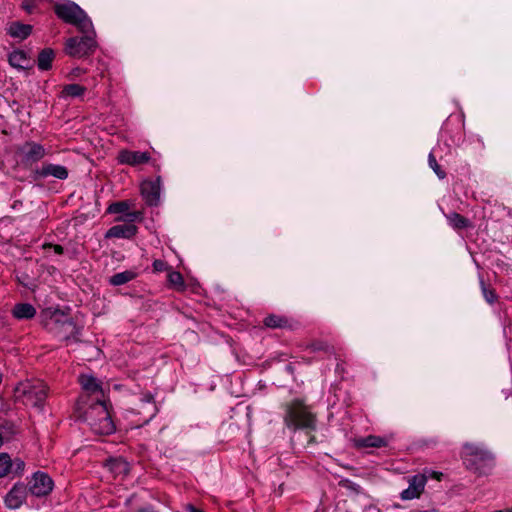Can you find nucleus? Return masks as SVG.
I'll return each mask as SVG.
<instances>
[{"label": "nucleus", "instance_id": "f257e3e1", "mask_svg": "<svg viewBox=\"0 0 512 512\" xmlns=\"http://www.w3.org/2000/svg\"><path fill=\"white\" fill-rule=\"evenodd\" d=\"M42 325L49 333L61 337L67 344L71 341H81L79 338L81 328L71 316L60 310L45 312Z\"/></svg>", "mask_w": 512, "mask_h": 512}, {"label": "nucleus", "instance_id": "f03ea898", "mask_svg": "<svg viewBox=\"0 0 512 512\" xmlns=\"http://www.w3.org/2000/svg\"><path fill=\"white\" fill-rule=\"evenodd\" d=\"M47 392L48 386L43 381L25 380L18 383L14 388L13 397L15 402L42 410Z\"/></svg>", "mask_w": 512, "mask_h": 512}, {"label": "nucleus", "instance_id": "7ed1b4c3", "mask_svg": "<svg viewBox=\"0 0 512 512\" xmlns=\"http://www.w3.org/2000/svg\"><path fill=\"white\" fill-rule=\"evenodd\" d=\"M79 418L88 422L91 429L99 435H109L115 431L106 403L99 398L79 415Z\"/></svg>", "mask_w": 512, "mask_h": 512}, {"label": "nucleus", "instance_id": "20e7f679", "mask_svg": "<svg viewBox=\"0 0 512 512\" xmlns=\"http://www.w3.org/2000/svg\"><path fill=\"white\" fill-rule=\"evenodd\" d=\"M461 457L467 469L479 474L485 473L494 460L489 450L473 443L463 445Z\"/></svg>", "mask_w": 512, "mask_h": 512}, {"label": "nucleus", "instance_id": "39448f33", "mask_svg": "<svg viewBox=\"0 0 512 512\" xmlns=\"http://www.w3.org/2000/svg\"><path fill=\"white\" fill-rule=\"evenodd\" d=\"M284 421L289 428L315 429L316 417L301 400H293L286 406Z\"/></svg>", "mask_w": 512, "mask_h": 512}, {"label": "nucleus", "instance_id": "423d86ee", "mask_svg": "<svg viewBox=\"0 0 512 512\" xmlns=\"http://www.w3.org/2000/svg\"><path fill=\"white\" fill-rule=\"evenodd\" d=\"M54 12L58 18L65 23L76 26L80 32L92 30L91 20L75 2L58 3L54 7Z\"/></svg>", "mask_w": 512, "mask_h": 512}, {"label": "nucleus", "instance_id": "0eeeda50", "mask_svg": "<svg viewBox=\"0 0 512 512\" xmlns=\"http://www.w3.org/2000/svg\"><path fill=\"white\" fill-rule=\"evenodd\" d=\"M81 33L82 37H71L65 42L64 51L70 57L83 58L92 54L97 48L93 27L91 31Z\"/></svg>", "mask_w": 512, "mask_h": 512}, {"label": "nucleus", "instance_id": "6e6552de", "mask_svg": "<svg viewBox=\"0 0 512 512\" xmlns=\"http://www.w3.org/2000/svg\"><path fill=\"white\" fill-rule=\"evenodd\" d=\"M53 489V480L51 477L43 472H36L33 475L32 480L30 481L29 490L30 492L37 496H46Z\"/></svg>", "mask_w": 512, "mask_h": 512}, {"label": "nucleus", "instance_id": "1a4fd4ad", "mask_svg": "<svg viewBox=\"0 0 512 512\" xmlns=\"http://www.w3.org/2000/svg\"><path fill=\"white\" fill-rule=\"evenodd\" d=\"M426 482L427 477L424 474H417L412 476L409 479L408 488L402 491L401 498L403 500L419 498L424 490Z\"/></svg>", "mask_w": 512, "mask_h": 512}, {"label": "nucleus", "instance_id": "9d476101", "mask_svg": "<svg viewBox=\"0 0 512 512\" xmlns=\"http://www.w3.org/2000/svg\"><path fill=\"white\" fill-rule=\"evenodd\" d=\"M22 161L25 164H33L41 160L45 155V148L36 142H26L21 147Z\"/></svg>", "mask_w": 512, "mask_h": 512}, {"label": "nucleus", "instance_id": "9b49d317", "mask_svg": "<svg viewBox=\"0 0 512 512\" xmlns=\"http://www.w3.org/2000/svg\"><path fill=\"white\" fill-rule=\"evenodd\" d=\"M141 194L149 206H157L160 199V178L142 182Z\"/></svg>", "mask_w": 512, "mask_h": 512}, {"label": "nucleus", "instance_id": "f8f14e48", "mask_svg": "<svg viewBox=\"0 0 512 512\" xmlns=\"http://www.w3.org/2000/svg\"><path fill=\"white\" fill-rule=\"evenodd\" d=\"M117 159L121 164L137 166L149 162L151 155L149 152L121 150Z\"/></svg>", "mask_w": 512, "mask_h": 512}, {"label": "nucleus", "instance_id": "ddd939ff", "mask_svg": "<svg viewBox=\"0 0 512 512\" xmlns=\"http://www.w3.org/2000/svg\"><path fill=\"white\" fill-rule=\"evenodd\" d=\"M34 175L35 179L53 176L57 179L64 180L68 177V170L62 165L44 163L40 169L35 170Z\"/></svg>", "mask_w": 512, "mask_h": 512}, {"label": "nucleus", "instance_id": "4468645a", "mask_svg": "<svg viewBox=\"0 0 512 512\" xmlns=\"http://www.w3.org/2000/svg\"><path fill=\"white\" fill-rule=\"evenodd\" d=\"M137 233V227L134 224H121L111 227L107 232L106 238H126L130 239Z\"/></svg>", "mask_w": 512, "mask_h": 512}, {"label": "nucleus", "instance_id": "2eb2a0df", "mask_svg": "<svg viewBox=\"0 0 512 512\" xmlns=\"http://www.w3.org/2000/svg\"><path fill=\"white\" fill-rule=\"evenodd\" d=\"M388 445V440L385 437L376 435H368L354 439V446L358 449L362 448H381Z\"/></svg>", "mask_w": 512, "mask_h": 512}, {"label": "nucleus", "instance_id": "dca6fc26", "mask_svg": "<svg viewBox=\"0 0 512 512\" xmlns=\"http://www.w3.org/2000/svg\"><path fill=\"white\" fill-rule=\"evenodd\" d=\"M25 487L22 485H15L5 497L7 507L11 509L19 508L25 500Z\"/></svg>", "mask_w": 512, "mask_h": 512}, {"label": "nucleus", "instance_id": "f3484780", "mask_svg": "<svg viewBox=\"0 0 512 512\" xmlns=\"http://www.w3.org/2000/svg\"><path fill=\"white\" fill-rule=\"evenodd\" d=\"M11 313L17 320H28L36 315V309L30 303H17L12 308Z\"/></svg>", "mask_w": 512, "mask_h": 512}, {"label": "nucleus", "instance_id": "a211bd4d", "mask_svg": "<svg viewBox=\"0 0 512 512\" xmlns=\"http://www.w3.org/2000/svg\"><path fill=\"white\" fill-rule=\"evenodd\" d=\"M79 383L81 384L83 390L88 392L89 394L99 393L103 396V389L101 387V383L92 375H80Z\"/></svg>", "mask_w": 512, "mask_h": 512}, {"label": "nucleus", "instance_id": "6ab92c4d", "mask_svg": "<svg viewBox=\"0 0 512 512\" xmlns=\"http://www.w3.org/2000/svg\"><path fill=\"white\" fill-rule=\"evenodd\" d=\"M32 32V26L29 24H23L18 21L12 22L7 27V34L13 38L26 39Z\"/></svg>", "mask_w": 512, "mask_h": 512}, {"label": "nucleus", "instance_id": "aec40b11", "mask_svg": "<svg viewBox=\"0 0 512 512\" xmlns=\"http://www.w3.org/2000/svg\"><path fill=\"white\" fill-rule=\"evenodd\" d=\"M9 64L17 69H27L30 67V59L23 50H14L8 56Z\"/></svg>", "mask_w": 512, "mask_h": 512}, {"label": "nucleus", "instance_id": "412c9836", "mask_svg": "<svg viewBox=\"0 0 512 512\" xmlns=\"http://www.w3.org/2000/svg\"><path fill=\"white\" fill-rule=\"evenodd\" d=\"M263 323L266 327L276 329V328H288L293 329L292 323L285 316L270 314L264 318Z\"/></svg>", "mask_w": 512, "mask_h": 512}, {"label": "nucleus", "instance_id": "4be33fe9", "mask_svg": "<svg viewBox=\"0 0 512 512\" xmlns=\"http://www.w3.org/2000/svg\"><path fill=\"white\" fill-rule=\"evenodd\" d=\"M55 58L54 50L51 48L42 49L37 58V66L42 71H47L52 68V62Z\"/></svg>", "mask_w": 512, "mask_h": 512}, {"label": "nucleus", "instance_id": "5701e85b", "mask_svg": "<svg viewBox=\"0 0 512 512\" xmlns=\"http://www.w3.org/2000/svg\"><path fill=\"white\" fill-rule=\"evenodd\" d=\"M137 274L131 270L116 273L109 278V283L113 286H120L135 279Z\"/></svg>", "mask_w": 512, "mask_h": 512}, {"label": "nucleus", "instance_id": "b1692460", "mask_svg": "<svg viewBox=\"0 0 512 512\" xmlns=\"http://www.w3.org/2000/svg\"><path fill=\"white\" fill-rule=\"evenodd\" d=\"M109 470L115 475H127L129 472V464L121 458L111 459L107 463Z\"/></svg>", "mask_w": 512, "mask_h": 512}, {"label": "nucleus", "instance_id": "393cba45", "mask_svg": "<svg viewBox=\"0 0 512 512\" xmlns=\"http://www.w3.org/2000/svg\"><path fill=\"white\" fill-rule=\"evenodd\" d=\"M169 286L177 291H183L185 289V284L183 280V276L180 272L171 271L167 276Z\"/></svg>", "mask_w": 512, "mask_h": 512}, {"label": "nucleus", "instance_id": "a878e982", "mask_svg": "<svg viewBox=\"0 0 512 512\" xmlns=\"http://www.w3.org/2000/svg\"><path fill=\"white\" fill-rule=\"evenodd\" d=\"M450 224L456 229H464L470 226V221L459 213H451L448 216Z\"/></svg>", "mask_w": 512, "mask_h": 512}, {"label": "nucleus", "instance_id": "bb28decb", "mask_svg": "<svg viewBox=\"0 0 512 512\" xmlns=\"http://www.w3.org/2000/svg\"><path fill=\"white\" fill-rule=\"evenodd\" d=\"M86 91V87L79 84H68L63 87L62 95L68 97L82 96Z\"/></svg>", "mask_w": 512, "mask_h": 512}, {"label": "nucleus", "instance_id": "cd10ccee", "mask_svg": "<svg viewBox=\"0 0 512 512\" xmlns=\"http://www.w3.org/2000/svg\"><path fill=\"white\" fill-rule=\"evenodd\" d=\"M13 469V463L7 453L0 454V478L7 476Z\"/></svg>", "mask_w": 512, "mask_h": 512}, {"label": "nucleus", "instance_id": "c85d7f7f", "mask_svg": "<svg viewBox=\"0 0 512 512\" xmlns=\"http://www.w3.org/2000/svg\"><path fill=\"white\" fill-rule=\"evenodd\" d=\"M428 163L430 168L435 172L439 179H444L446 177V172L438 164L433 153L428 155Z\"/></svg>", "mask_w": 512, "mask_h": 512}, {"label": "nucleus", "instance_id": "c756f323", "mask_svg": "<svg viewBox=\"0 0 512 512\" xmlns=\"http://www.w3.org/2000/svg\"><path fill=\"white\" fill-rule=\"evenodd\" d=\"M130 208V204L127 201H118L112 203L108 207L110 213H126Z\"/></svg>", "mask_w": 512, "mask_h": 512}, {"label": "nucleus", "instance_id": "7c9ffc66", "mask_svg": "<svg viewBox=\"0 0 512 512\" xmlns=\"http://www.w3.org/2000/svg\"><path fill=\"white\" fill-rule=\"evenodd\" d=\"M481 287L483 296L486 299V301L490 304L494 303L497 300V295L494 291V289L487 286L484 281H481Z\"/></svg>", "mask_w": 512, "mask_h": 512}, {"label": "nucleus", "instance_id": "2f4dec72", "mask_svg": "<svg viewBox=\"0 0 512 512\" xmlns=\"http://www.w3.org/2000/svg\"><path fill=\"white\" fill-rule=\"evenodd\" d=\"M308 348H310L312 351H325V352H331L332 351V347L326 343V342H323V341H315V342H312Z\"/></svg>", "mask_w": 512, "mask_h": 512}, {"label": "nucleus", "instance_id": "473e14b6", "mask_svg": "<svg viewBox=\"0 0 512 512\" xmlns=\"http://www.w3.org/2000/svg\"><path fill=\"white\" fill-rule=\"evenodd\" d=\"M153 269L156 272L166 271L168 270V265L165 261L157 259L153 262Z\"/></svg>", "mask_w": 512, "mask_h": 512}, {"label": "nucleus", "instance_id": "72a5a7b5", "mask_svg": "<svg viewBox=\"0 0 512 512\" xmlns=\"http://www.w3.org/2000/svg\"><path fill=\"white\" fill-rule=\"evenodd\" d=\"M12 463H13L14 472L16 474H20L23 472L25 464L21 459L17 458L14 461H12Z\"/></svg>", "mask_w": 512, "mask_h": 512}, {"label": "nucleus", "instance_id": "f704fd0d", "mask_svg": "<svg viewBox=\"0 0 512 512\" xmlns=\"http://www.w3.org/2000/svg\"><path fill=\"white\" fill-rule=\"evenodd\" d=\"M43 248L44 249H47V248L51 249L52 248L54 250V252L56 254H59V255L63 254V252H64L63 247L61 245H59V244L45 243L43 245Z\"/></svg>", "mask_w": 512, "mask_h": 512}, {"label": "nucleus", "instance_id": "c9c22d12", "mask_svg": "<svg viewBox=\"0 0 512 512\" xmlns=\"http://www.w3.org/2000/svg\"><path fill=\"white\" fill-rule=\"evenodd\" d=\"M142 216V213L139 212V211H134V212H129V213H126V218L125 220H128V221H135V220H138L140 219Z\"/></svg>", "mask_w": 512, "mask_h": 512}, {"label": "nucleus", "instance_id": "e433bc0d", "mask_svg": "<svg viewBox=\"0 0 512 512\" xmlns=\"http://www.w3.org/2000/svg\"><path fill=\"white\" fill-rule=\"evenodd\" d=\"M35 8V2H24L23 9L31 13Z\"/></svg>", "mask_w": 512, "mask_h": 512}, {"label": "nucleus", "instance_id": "4c0bfd02", "mask_svg": "<svg viewBox=\"0 0 512 512\" xmlns=\"http://www.w3.org/2000/svg\"><path fill=\"white\" fill-rule=\"evenodd\" d=\"M188 509H189L190 512H204L203 510L198 509V508H196V507H194L192 505H189Z\"/></svg>", "mask_w": 512, "mask_h": 512}, {"label": "nucleus", "instance_id": "58836bf2", "mask_svg": "<svg viewBox=\"0 0 512 512\" xmlns=\"http://www.w3.org/2000/svg\"><path fill=\"white\" fill-rule=\"evenodd\" d=\"M9 430L11 433H14V425L12 423H9Z\"/></svg>", "mask_w": 512, "mask_h": 512}, {"label": "nucleus", "instance_id": "ea45409f", "mask_svg": "<svg viewBox=\"0 0 512 512\" xmlns=\"http://www.w3.org/2000/svg\"><path fill=\"white\" fill-rule=\"evenodd\" d=\"M18 280H19V282H20L23 286H25V287H29L28 283L23 282V280H21L20 278H18Z\"/></svg>", "mask_w": 512, "mask_h": 512}, {"label": "nucleus", "instance_id": "a19ab883", "mask_svg": "<svg viewBox=\"0 0 512 512\" xmlns=\"http://www.w3.org/2000/svg\"><path fill=\"white\" fill-rule=\"evenodd\" d=\"M82 399H83V398H81V399H80V401H79V402H78V404H77V411H80V410L82 409V408H81V406H80V405H81V402H82Z\"/></svg>", "mask_w": 512, "mask_h": 512}, {"label": "nucleus", "instance_id": "79ce46f5", "mask_svg": "<svg viewBox=\"0 0 512 512\" xmlns=\"http://www.w3.org/2000/svg\"><path fill=\"white\" fill-rule=\"evenodd\" d=\"M152 399H153V396H152V395H148V396H147V400H148V401H151Z\"/></svg>", "mask_w": 512, "mask_h": 512}, {"label": "nucleus", "instance_id": "37998d69", "mask_svg": "<svg viewBox=\"0 0 512 512\" xmlns=\"http://www.w3.org/2000/svg\"><path fill=\"white\" fill-rule=\"evenodd\" d=\"M434 475L439 478L440 475H442L441 473L440 474H437V472H434Z\"/></svg>", "mask_w": 512, "mask_h": 512}, {"label": "nucleus", "instance_id": "c03bdc74", "mask_svg": "<svg viewBox=\"0 0 512 512\" xmlns=\"http://www.w3.org/2000/svg\"><path fill=\"white\" fill-rule=\"evenodd\" d=\"M138 512H148V511L142 509V510H139Z\"/></svg>", "mask_w": 512, "mask_h": 512}]
</instances>
